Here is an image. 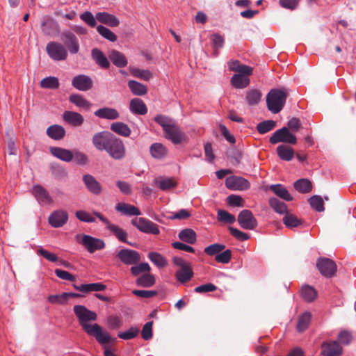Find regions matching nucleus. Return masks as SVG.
Wrapping results in <instances>:
<instances>
[{"instance_id": "58836bf2", "label": "nucleus", "mask_w": 356, "mask_h": 356, "mask_svg": "<svg viewBox=\"0 0 356 356\" xmlns=\"http://www.w3.org/2000/svg\"><path fill=\"white\" fill-rule=\"evenodd\" d=\"M232 85L236 88H246L250 83V79L242 74H234L231 78Z\"/></svg>"}, {"instance_id": "338daca9", "label": "nucleus", "mask_w": 356, "mask_h": 356, "mask_svg": "<svg viewBox=\"0 0 356 356\" xmlns=\"http://www.w3.org/2000/svg\"><path fill=\"white\" fill-rule=\"evenodd\" d=\"M152 321L146 323L142 330L141 336L144 340H149L152 337Z\"/></svg>"}, {"instance_id": "5701e85b", "label": "nucleus", "mask_w": 356, "mask_h": 356, "mask_svg": "<svg viewBox=\"0 0 356 356\" xmlns=\"http://www.w3.org/2000/svg\"><path fill=\"white\" fill-rule=\"evenodd\" d=\"M63 119L67 123L74 126H81L84 121L83 117L79 113L66 111L63 114Z\"/></svg>"}, {"instance_id": "052dcab7", "label": "nucleus", "mask_w": 356, "mask_h": 356, "mask_svg": "<svg viewBox=\"0 0 356 356\" xmlns=\"http://www.w3.org/2000/svg\"><path fill=\"white\" fill-rule=\"evenodd\" d=\"M130 270L134 275H138L142 273L149 272L151 268L147 263H140L132 266Z\"/></svg>"}, {"instance_id": "6e6552de", "label": "nucleus", "mask_w": 356, "mask_h": 356, "mask_svg": "<svg viewBox=\"0 0 356 356\" xmlns=\"http://www.w3.org/2000/svg\"><path fill=\"white\" fill-rule=\"evenodd\" d=\"M272 144L278 143H285L289 144H296L297 138L296 136L289 131L286 127H282L275 131L269 139Z\"/></svg>"}, {"instance_id": "37998d69", "label": "nucleus", "mask_w": 356, "mask_h": 356, "mask_svg": "<svg viewBox=\"0 0 356 356\" xmlns=\"http://www.w3.org/2000/svg\"><path fill=\"white\" fill-rule=\"evenodd\" d=\"M295 188L301 193H309L312 189L310 181L307 179H300L294 183Z\"/></svg>"}, {"instance_id": "2eb2a0df", "label": "nucleus", "mask_w": 356, "mask_h": 356, "mask_svg": "<svg viewBox=\"0 0 356 356\" xmlns=\"http://www.w3.org/2000/svg\"><path fill=\"white\" fill-rule=\"evenodd\" d=\"M62 35L67 49L71 54H76L79 51V42L76 36L70 31H65Z\"/></svg>"}, {"instance_id": "f03ea898", "label": "nucleus", "mask_w": 356, "mask_h": 356, "mask_svg": "<svg viewBox=\"0 0 356 356\" xmlns=\"http://www.w3.org/2000/svg\"><path fill=\"white\" fill-rule=\"evenodd\" d=\"M95 147L99 151H106L113 159L124 158L126 149L123 141L108 131L95 134L92 139Z\"/></svg>"}, {"instance_id": "c9c22d12", "label": "nucleus", "mask_w": 356, "mask_h": 356, "mask_svg": "<svg viewBox=\"0 0 356 356\" xmlns=\"http://www.w3.org/2000/svg\"><path fill=\"white\" fill-rule=\"evenodd\" d=\"M300 295L305 301L311 302L317 298V291L309 285H304L300 289Z\"/></svg>"}, {"instance_id": "473e14b6", "label": "nucleus", "mask_w": 356, "mask_h": 356, "mask_svg": "<svg viewBox=\"0 0 356 356\" xmlns=\"http://www.w3.org/2000/svg\"><path fill=\"white\" fill-rule=\"evenodd\" d=\"M70 102L75 104L79 108H82L86 110H89L91 106V103L88 101L83 95L79 94H73L69 97Z\"/></svg>"}, {"instance_id": "4be33fe9", "label": "nucleus", "mask_w": 356, "mask_h": 356, "mask_svg": "<svg viewBox=\"0 0 356 356\" xmlns=\"http://www.w3.org/2000/svg\"><path fill=\"white\" fill-rule=\"evenodd\" d=\"M95 17L97 21L111 27H116L119 25V19L113 15L106 12H99L96 13Z\"/></svg>"}, {"instance_id": "a878e982", "label": "nucleus", "mask_w": 356, "mask_h": 356, "mask_svg": "<svg viewBox=\"0 0 356 356\" xmlns=\"http://www.w3.org/2000/svg\"><path fill=\"white\" fill-rule=\"evenodd\" d=\"M115 210L127 216H140L141 214L138 208L126 203H118L115 205Z\"/></svg>"}, {"instance_id": "49530a36", "label": "nucleus", "mask_w": 356, "mask_h": 356, "mask_svg": "<svg viewBox=\"0 0 356 356\" xmlns=\"http://www.w3.org/2000/svg\"><path fill=\"white\" fill-rule=\"evenodd\" d=\"M148 258L154 264L159 268H163L168 264L167 260L164 257L155 252H149L148 254Z\"/></svg>"}, {"instance_id": "a211bd4d", "label": "nucleus", "mask_w": 356, "mask_h": 356, "mask_svg": "<svg viewBox=\"0 0 356 356\" xmlns=\"http://www.w3.org/2000/svg\"><path fill=\"white\" fill-rule=\"evenodd\" d=\"M83 181L88 191L93 195H99L102 191L101 184L91 175L83 176Z\"/></svg>"}, {"instance_id": "c756f323", "label": "nucleus", "mask_w": 356, "mask_h": 356, "mask_svg": "<svg viewBox=\"0 0 356 356\" xmlns=\"http://www.w3.org/2000/svg\"><path fill=\"white\" fill-rule=\"evenodd\" d=\"M110 129L112 131L119 136L129 137L131 133V129L124 122H115L111 124Z\"/></svg>"}, {"instance_id": "393cba45", "label": "nucleus", "mask_w": 356, "mask_h": 356, "mask_svg": "<svg viewBox=\"0 0 356 356\" xmlns=\"http://www.w3.org/2000/svg\"><path fill=\"white\" fill-rule=\"evenodd\" d=\"M91 56L95 62L102 68L106 69L109 67L110 63L106 56L100 49L97 48L92 49Z\"/></svg>"}, {"instance_id": "4468645a", "label": "nucleus", "mask_w": 356, "mask_h": 356, "mask_svg": "<svg viewBox=\"0 0 356 356\" xmlns=\"http://www.w3.org/2000/svg\"><path fill=\"white\" fill-rule=\"evenodd\" d=\"M72 85L80 91H87L92 87V81L87 75L79 74L72 79Z\"/></svg>"}, {"instance_id": "39448f33", "label": "nucleus", "mask_w": 356, "mask_h": 356, "mask_svg": "<svg viewBox=\"0 0 356 356\" xmlns=\"http://www.w3.org/2000/svg\"><path fill=\"white\" fill-rule=\"evenodd\" d=\"M46 51L51 59L55 61L65 60L68 53L65 47L58 42H49L46 46Z\"/></svg>"}, {"instance_id": "9d476101", "label": "nucleus", "mask_w": 356, "mask_h": 356, "mask_svg": "<svg viewBox=\"0 0 356 356\" xmlns=\"http://www.w3.org/2000/svg\"><path fill=\"white\" fill-rule=\"evenodd\" d=\"M238 222L245 229L252 230L257 226V221L251 211L244 209L238 216Z\"/></svg>"}, {"instance_id": "f704fd0d", "label": "nucleus", "mask_w": 356, "mask_h": 356, "mask_svg": "<svg viewBox=\"0 0 356 356\" xmlns=\"http://www.w3.org/2000/svg\"><path fill=\"white\" fill-rule=\"evenodd\" d=\"M150 154L152 157L160 159L165 157L167 154L168 150L166 147L161 143H153L149 148Z\"/></svg>"}, {"instance_id": "ea45409f", "label": "nucleus", "mask_w": 356, "mask_h": 356, "mask_svg": "<svg viewBox=\"0 0 356 356\" xmlns=\"http://www.w3.org/2000/svg\"><path fill=\"white\" fill-rule=\"evenodd\" d=\"M108 229L115 235L120 241L130 244L127 241V232L119 226L114 224L108 225Z\"/></svg>"}, {"instance_id": "b1692460", "label": "nucleus", "mask_w": 356, "mask_h": 356, "mask_svg": "<svg viewBox=\"0 0 356 356\" xmlns=\"http://www.w3.org/2000/svg\"><path fill=\"white\" fill-rule=\"evenodd\" d=\"M94 114L99 118L112 120H117L120 117L119 112L116 109L110 107L101 108L97 110Z\"/></svg>"}, {"instance_id": "4c0bfd02", "label": "nucleus", "mask_w": 356, "mask_h": 356, "mask_svg": "<svg viewBox=\"0 0 356 356\" xmlns=\"http://www.w3.org/2000/svg\"><path fill=\"white\" fill-rule=\"evenodd\" d=\"M270 188L278 197L286 201H291L293 199L287 189L281 184L271 185Z\"/></svg>"}, {"instance_id": "aec40b11", "label": "nucleus", "mask_w": 356, "mask_h": 356, "mask_svg": "<svg viewBox=\"0 0 356 356\" xmlns=\"http://www.w3.org/2000/svg\"><path fill=\"white\" fill-rule=\"evenodd\" d=\"M49 151L54 156L65 162L68 163L73 160L72 152L69 149L58 147H51Z\"/></svg>"}, {"instance_id": "cd10ccee", "label": "nucleus", "mask_w": 356, "mask_h": 356, "mask_svg": "<svg viewBox=\"0 0 356 356\" xmlns=\"http://www.w3.org/2000/svg\"><path fill=\"white\" fill-rule=\"evenodd\" d=\"M129 109L132 113L138 115H145L147 113V108L145 104L139 98H134L131 100Z\"/></svg>"}, {"instance_id": "bf43d9fd", "label": "nucleus", "mask_w": 356, "mask_h": 356, "mask_svg": "<svg viewBox=\"0 0 356 356\" xmlns=\"http://www.w3.org/2000/svg\"><path fill=\"white\" fill-rule=\"evenodd\" d=\"M80 19L86 24L91 27H95L97 24V19L90 11H85L80 15Z\"/></svg>"}, {"instance_id": "e2e57ef3", "label": "nucleus", "mask_w": 356, "mask_h": 356, "mask_svg": "<svg viewBox=\"0 0 356 356\" xmlns=\"http://www.w3.org/2000/svg\"><path fill=\"white\" fill-rule=\"evenodd\" d=\"M154 120L162 127L163 132L173 123L171 119L162 115H156Z\"/></svg>"}, {"instance_id": "9b49d317", "label": "nucleus", "mask_w": 356, "mask_h": 356, "mask_svg": "<svg viewBox=\"0 0 356 356\" xmlns=\"http://www.w3.org/2000/svg\"><path fill=\"white\" fill-rule=\"evenodd\" d=\"M42 32L44 35L51 36L60 33L58 22L49 16H44L41 21Z\"/></svg>"}, {"instance_id": "72a5a7b5", "label": "nucleus", "mask_w": 356, "mask_h": 356, "mask_svg": "<svg viewBox=\"0 0 356 356\" xmlns=\"http://www.w3.org/2000/svg\"><path fill=\"white\" fill-rule=\"evenodd\" d=\"M178 236L181 241L189 244H194L197 241L195 232L189 228L182 229Z\"/></svg>"}, {"instance_id": "412c9836", "label": "nucleus", "mask_w": 356, "mask_h": 356, "mask_svg": "<svg viewBox=\"0 0 356 356\" xmlns=\"http://www.w3.org/2000/svg\"><path fill=\"white\" fill-rule=\"evenodd\" d=\"M154 183L164 191L170 190L177 185V181L175 177H158L154 179Z\"/></svg>"}, {"instance_id": "de8ad7c7", "label": "nucleus", "mask_w": 356, "mask_h": 356, "mask_svg": "<svg viewBox=\"0 0 356 356\" xmlns=\"http://www.w3.org/2000/svg\"><path fill=\"white\" fill-rule=\"evenodd\" d=\"M283 222L289 228L297 227L302 224L301 220L289 213H286L283 218Z\"/></svg>"}, {"instance_id": "a19ab883", "label": "nucleus", "mask_w": 356, "mask_h": 356, "mask_svg": "<svg viewBox=\"0 0 356 356\" xmlns=\"http://www.w3.org/2000/svg\"><path fill=\"white\" fill-rule=\"evenodd\" d=\"M193 272L191 266L184 268H181L175 274L177 280L181 283H185L189 281L193 277Z\"/></svg>"}, {"instance_id": "6e6d98bb", "label": "nucleus", "mask_w": 356, "mask_h": 356, "mask_svg": "<svg viewBox=\"0 0 356 356\" xmlns=\"http://www.w3.org/2000/svg\"><path fill=\"white\" fill-rule=\"evenodd\" d=\"M139 333V329L136 327H131L124 332H120L118 337L124 340H129L135 338Z\"/></svg>"}, {"instance_id": "7c9ffc66", "label": "nucleus", "mask_w": 356, "mask_h": 356, "mask_svg": "<svg viewBox=\"0 0 356 356\" xmlns=\"http://www.w3.org/2000/svg\"><path fill=\"white\" fill-rule=\"evenodd\" d=\"M277 154L280 159L286 161H291L294 157L293 149L285 145H281L277 147Z\"/></svg>"}, {"instance_id": "6ab92c4d", "label": "nucleus", "mask_w": 356, "mask_h": 356, "mask_svg": "<svg viewBox=\"0 0 356 356\" xmlns=\"http://www.w3.org/2000/svg\"><path fill=\"white\" fill-rule=\"evenodd\" d=\"M322 355L323 356H340L342 354V347L337 341L324 342L322 344Z\"/></svg>"}, {"instance_id": "8fccbe9b", "label": "nucleus", "mask_w": 356, "mask_h": 356, "mask_svg": "<svg viewBox=\"0 0 356 356\" xmlns=\"http://www.w3.org/2000/svg\"><path fill=\"white\" fill-rule=\"evenodd\" d=\"M309 202L311 207L318 212L325 210L323 199L320 195H313L309 200Z\"/></svg>"}, {"instance_id": "680f3d73", "label": "nucleus", "mask_w": 356, "mask_h": 356, "mask_svg": "<svg viewBox=\"0 0 356 356\" xmlns=\"http://www.w3.org/2000/svg\"><path fill=\"white\" fill-rule=\"evenodd\" d=\"M73 160L79 165H86L88 163V156L83 152L78 150H74L72 152Z\"/></svg>"}, {"instance_id": "79ce46f5", "label": "nucleus", "mask_w": 356, "mask_h": 356, "mask_svg": "<svg viewBox=\"0 0 356 356\" xmlns=\"http://www.w3.org/2000/svg\"><path fill=\"white\" fill-rule=\"evenodd\" d=\"M81 291L83 293H89L92 291H102L106 289V286L102 283H90L81 284Z\"/></svg>"}, {"instance_id": "f3484780", "label": "nucleus", "mask_w": 356, "mask_h": 356, "mask_svg": "<svg viewBox=\"0 0 356 356\" xmlns=\"http://www.w3.org/2000/svg\"><path fill=\"white\" fill-rule=\"evenodd\" d=\"M68 220L67 211L63 210H57L54 211L48 218L49 223L53 227H60L63 226Z\"/></svg>"}, {"instance_id": "c85d7f7f", "label": "nucleus", "mask_w": 356, "mask_h": 356, "mask_svg": "<svg viewBox=\"0 0 356 356\" xmlns=\"http://www.w3.org/2000/svg\"><path fill=\"white\" fill-rule=\"evenodd\" d=\"M108 57L113 64L118 67H126L128 63L125 56L117 50H112Z\"/></svg>"}, {"instance_id": "20e7f679", "label": "nucleus", "mask_w": 356, "mask_h": 356, "mask_svg": "<svg viewBox=\"0 0 356 356\" xmlns=\"http://www.w3.org/2000/svg\"><path fill=\"white\" fill-rule=\"evenodd\" d=\"M75 239L78 243L83 245L90 253L101 250L104 249L106 245L102 239L95 238L90 235L77 234L75 236Z\"/></svg>"}, {"instance_id": "0eeeda50", "label": "nucleus", "mask_w": 356, "mask_h": 356, "mask_svg": "<svg viewBox=\"0 0 356 356\" xmlns=\"http://www.w3.org/2000/svg\"><path fill=\"white\" fill-rule=\"evenodd\" d=\"M164 136L174 144H181L188 141L186 134L174 122L164 131Z\"/></svg>"}, {"instance_id": "423d86ee", "label": "nucleus", "mask_w": 356, "mask_h": 356, "mask_svg": "<svg viewBox=\"0 0 356 356\" xmlns=\"http://www.w3.org/2000/svg\"><path fill=\"white\" fill-rule=\"evenodd\" d=\"M316 267L320 273L326 278L334 277L337 271L336 263L326 257L319 258L316 262Z\"/></svg>"}, {"instance_id": "13d9d810", "label": "nucleus", "mask_w": 356, "mask_h": 356, "mask_svg": "<svg viewBox=\"0 0 356 356\" xmlns=\"http://www.w3.org/2000/svg\"><path fill=\"white\" fill-rule=\"evenodd\" d=\"M218 220L225 223H234L236 220L235 216L229 212L219 209L218 211Z\"/></svg>"}, {"instance_id": "1a4fd4ad", "label": "nucleus", "mask_w": 356, "mask_h": 356, "mask_svg": "<svg viewBox=\"0 0 356 356\" xmlns=\"http://www.w3.org/2000/svg\"><path fill=\"white\" fill-rule=\"evenodd\" d=\"M131 224L143 233L156 235L160 232L156 223L144 218H136L131 220Z\"/></svg>"}, {"instance_id": "c03bdc74", "label": "nucleus", "mask_w": 356, "mask_h": 356, "mask_svg": "<svg viewBox=\"0 0 356 356\" xmlns=\"http://www.w3.org/2000/svg\"><path fill=\"white\" fill-rule=\"evenodd\" d=\"M136 284L142 287H150L155 283V278L154 275L149 273H145L140 276L136 280Z\"/></svg>"}, {"instance_id": "2f4dec72", "label": "nucleus", "mask_w": 356, "mask_h": 356, "mask_svg": "<svg viewBox=\"0 0 356 356\" xmlns=\"http://www.w3.org/2000/svg\"><path fill=\"white\" fill-rule=\"evenodd\" d=\"M128 86L134 95L143 96L147 94V88L145 85L136 81L130 80L128 81Z\"/></svg>"}, {"instance_id": "5fc2aeb1", "label": "nucleus", "mask_w": 356, "mask_h": 356, "mask_svg": "<svg viewBox=\"0 0 356 356\" xmlns=\"http://www.w3.org/2000/svg\"><path fill=\"white\" fill-rule=\"evenodd\" d=\"M130 72L133 76L137 78H140L145 81H148L152 76L150 71L147 70H141L139 68H131Z\"/></svg>"}, {"instance_id": "7ed1b4c3", "label": "nucleus", "mask_w": 356, "mask_h": 356, "mask_svg": "<svg viewBox=\"0 0 356 356\" xmlns=\"http://www.w3.org/2000/svg\"><path fill=\"white\" fill-rule=\"evenodd\" d=\"M287 93L285 89H271L266 96L267 107L273 113H279L284 107Z\"/></svg>"}, {"instance_id": "09e8293b", "label": "nucleus", "mask_w": 356, "mask_h": 356, "mask_svg": "<svg viewBox=\"0 0 356 356\" xmlns=\"http://www.w3.org/2000/svg\"><path fill=\"white\" fill-rule=\"evenodd\" d=\"M261 93L258 90H250L246 93V101L250 106L257 104L261 99Z\"/></svg>"}, {"instance_id": "e433bc0d", "label": "nucleus", "mask_w": 356, "mask_h": 356, "mask_svg": "<svg viewBox=\"0 0 356 356\" xmlns=\"http://www.w3.org/2000/svg\"><path fill=\"white\" fill-rule=\"evenodd\" d=\"M312 319V315L306 312L300 315L298 319L296 329L299 332H302L307 329Z\"/></svg>"}, {"instance_id": "dca6fc26", "label": "nucleus", "mask_w": 356, "mask_h": 356, "mask_svg": "<svg viewBox=\"0 0 356 356\" xmlns=\"http://www.w3.org/2000/svg\"><path fill=\"white\" fill-rule=\"evenodd\" d=\"M31 191L32 194L40 204H49L53 202V200L49 192L41 185H34Z\"/></svg>"}, {"instance_id": "0e129e2a", "label": "nucleus", "mask_w": 356, "mask_h": 356, "mask_svg": "<svg viewBox=\"0 0 356 356\" xmlns=\"http://www.w3.org/2000/svg\"><path fill=\"white\" fill-rule=\"evenodd\" d=\"M75 215L76 217L82 222H94L95 221V218L90 213L86 211H77Z\"/></svg>"}, {"instance_id": "a18cd8bd", "label": "nucleus", "mask_w": 356, "mask_h": 356, "mask_svg": "<svg viewBox=\"0 0 356 356\" xmlns=\"http://www.w3.org/2000/svg\"><path fill=\"white\" fill-rule=\"evenodd\" d=\"M59 80L55 76H47L42 79L40 86L47 89H57L59 88Z\"/></svg>"}, {"instance_id": "ddd939ff", "label": "nucleus", "mask_w": 356, "mask_h": 356, "mask_svg": "<svg viewBox=\"0 0 356 356\" xmlns=\"http://www.w3.org/2000/svg\"><path fill=\"white\" fill-rule=\"evenodd\" d=\"M225 186L231 190L243 191L250 188V182L245 178L231 176L226 179Z\"/></svg>"}, {"instance_id": "f8f14e48", "label": "nucleus", "mask_w": 356, "mask_h": 356, "mask_svg": "<svg viewBox=\"0 0 356 356\" xmlns=\"http://www.w3.org/2000/svg\"><path fill=\"white\" fill-rule=\"evenodd\" d=\"M117 257L126 265H134L140 261L138 252L130 249H122L117 254Z\"/></svg>"}, {"instance_id": "69168bd1", "label": "nucleus", "mask_w": 356, "mask_h": 356, "mask_svg": "<svg viewBox=\"0 0 356 356\" xmlns=\"http://www.w3.org/2000/svg\"><path fill=\"white\" fill-rule=\"evenodd\" d=\"M232 257V252L230 250H226L222 252H220L216 255L215 259L217 262L222 264H228Z\"/></svg>"}, {"instance_id": "774afa93", "label": "nucleus", "mask_w": 356, "mask_h": 356, "mask_svg": "<svg viewBox=\"0 0 356 356\" xmlns=\"http://www.w3.org/2000/svg\"><path fill=\"white\" fill-rule=\"evenodd\" d=\"M353 340V336L351 333L346 330H343L339 332L338 335V341L342 344H349Z\"/></svg>"}, {"instance_id": "4d7b16f0", "label": "nucleus", "mask_w": 356, "mask_h": 356, "mask_svg": "<svg viewBox=\"0 0 356 356\" xmlns=\"http://www.w3.org/2000/svg\"><path fill=\"white\" fill-rule=\"evenodd\" d=\"M225 248V246L220 243H213L204 248V252L209 256L217 255Z\"/></svg>"}, {"instance_id": "864d4df0", "label": "nucleus", "mask_w": 356, "mask_h": 356, "mask_svg": "<svg viewBox=\"0 0 356 356\" xmlns=\"http://www.w3.org/2000/svg\"><path fill=\"white\" fill-rule=\"evenodd\" d=\"M97 31L103 38L111 42H115L117 40V36L115 34L113 33L109 29L102 25L97 26Z\"/></svg>"}, {"instance_id": "f257e3e1", "label": "nucleus", "mask_w": 356, "mask_h": 356, "mask_svg": "<svg viewBox=\"0 0 356 356\" xmlns=\"http://www.w3.org/2000/svg\"><path fill=\"white\" fill-rule=\"evenodd\" d=\"M73 311L77 317L79 324L86 333L91 337H94L97 342L102 345L109 343L112 341L110 334L102 327L97 324H90V321H95L97 318V315L83 305H75Z\"/></svg>"}, {"instance_id": "603ef678", "label": "nucleus", "mask_w": 356, "mask_h": 356, "mask_svg": "<svg viewBox=\"0 0 356 356\" xmlns=\"http://www.w3.org/2000/svg\"><path fill=\"white\" fill-rule=\"evenodd\" d=\"M276 126V122L273 120H265L259 122L257 125V130L261 134H264L273 129Z\"/></svg>"}, {"instance_id": "bb28decb", "label": "nucleus", "mask_w": 356, "mask_h": 356, "mask_svg": "<svg viewBox=\"0 0 356 356\" xmlns=\"http://www.w3.org/2000/svg\"><path fill=\"white\" fill-rule=\"evenodd\" d=\"M46 133L49 138L59 140L64 138L65 130L61 125L54 124L47 129Z\"/></svg>"}, {"instance_id": "3c124183", "label": "nucleus", "mask_w": 356, "mask_h": 356, "mask_svg": "<svg viewBox=\"0 0 356 356\" xmlns=\"http://www.w3.org/2000/svg\"><path fill=\"white\" fill-rule=\"evenodd\" d=\"M270 206L278 213H286L287 207L285 203L280 201L275 197H272L269 200Z\"/></svg>"}]
</instances>
